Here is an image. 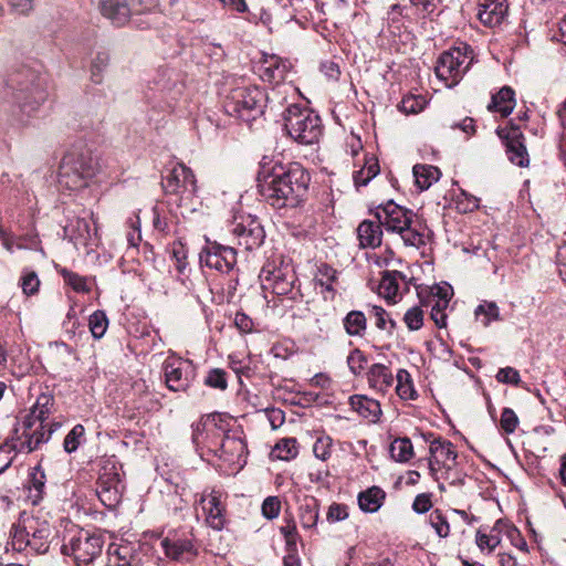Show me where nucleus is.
<instances>
[{
    "instance_id": "nucleus-37",
    "label": "nucleus",
    "mask_w": 566,
    "mask_h": 566,
    "mask_svg": "<svg viewBox=\"0 0 566 566\" xmlns=\"http://www.w3.org/2000/svg\"><path fill=\"white\" fill-rule=\"evenodd\" d=\"M403 275L398 271H386L381 277L378 286V293L387 301L395 302V298L399 291V280H402Z\"/></svg>"
},
{
    "instance_id": "nucleus-50",
    "label": "nucleus",
    "mask_w": 566,
    "mask_h": 566,
    "mask_svg": "<svg viewBox=\"0 0 566 566\" xmlns=\"http://www.w3.org/2000/svg\"><path fill=\"white\" fill-rule=\"evenodd\" d=\"M90 331L94 338L99 339L104 336L108 327V319L103 311H95L88 321Z\"/></svg>"
},
{
    "instance_id": "nucleus-12",
    "label": "nucleus",
    "mask_w": 566,
    "mask_h": 566,
    "mask_svg": "<svg viewBox=\"0 0 566 566\" xmlns=\"http://www.w3.org/2000/svg\"><path fill=\"white\" fill-rule=\"evenodd\" d=\"M264 286L272 289L276 295H290L293 301L302 297L300 289H295L294 284L297 281L296 274L292 266L289 264L263 268L260 274Z\"/></svg>"
},
{
    "instance_id": "nucleus-33",
    "label": "nucleus",
    "mask_w": 566,
    "mask_h": 566,
    "mask_svg": "<svg viewBox=\"0 0 566 566\" xmlns=\"http://www.w3.org/2000/svg\"><path fill=\"white\" fill-rule=\"evenodd\" d=\"M54 406V398L49 394H42L36 398L35 403L30 410L25 419L42 424H51L53 421L48 422V418L52 412Z\"/></svg>"
},
{
    "instance_id": "nucleus-11",
    "label": "nucleus",
    "mask_w": 566,
    "mask_h": 566,
    "mask_svg": "<svg viewBox=\"0 0 566 566\" xmlns=\"http://www.w3.org/2000/svg\"><path fill=\"white\" fill-rule=\"evenodd\" d=\"M62 553L72 556L77 566L92 563L102 553L104 538L90 531L78 530L64 538Z\"/></svg>"
},
{
    "instance_id": "nucleus-24",
    "label": "nucleus",
    "mask_w": 566,
    "mask_h": 566,
    "mask_svg": "<svg viewBox=\"0 0 566 566\" xmlns=\"http://www.w3.org/2000/svg\"><path fill=\"white\" fill-rule=\"evenodd\" d=\"M107 566H139L130 544H111L107 549Z\"/></svg>"
},
{
    "instance_id": "nucleus-43",
    "label": "nucleus",
    "mask_w": 566,
    "mask_h": 566,
    "mask_svg": "<svg viewBox=\"0 0 566 566\" xmlns=\"http://www.w3.org/2000/svg\"><path fill=\"white\" fill-rule=\"evenodd\" d=\"M396 392L403 400H413L417 397V391L413 388L410 374L406 369H399L397 373Z\"/></svg>"
},
{
    "instance_id": "nucleus-62",
    "label": "nucleus",
    "mask_w": 566,
    "mask_h": 566,
    "mask_svg": "<svg viewBox=\"0 0 566 566\" xmlns=\"http://www.w3.org/2000/svg\"><path fill=\"white\" fill-rule=\"evenodd\" d=\"M480 200L465 191H461V195L457 199V208L463 213L472 212L479 208Z\"/></svg>"
},
{
    "instance_id": "nucleus-27",
    "label": "nucleus",
    "mask_w": 566,
    "mask_h": 566,
    "mask_svg": "<svg viewBox=\"0 0 566 566\" xmlns=\"http://www.w3.org/2000/svg\"><path fill=\"white\" fill-rule=\"evenodd\" d=\"M507 526V523L499 520L489 532H485V528H479L475 535L478 547L481 551L488 549L489 552L495 549L501 543V533L504 532L506 534Z\"/></svg>"
},
{
    "instance_id": "nucleus-61",
    "label": "nucleus",
    "mask_w": 566,
    "mask_h": 566,
    "mask_svg": "<svg viewBox=\"0 0 566 566\" xmlns=\"http://www.w3.org/2000/svg\"><path fill=\"white\" fill-rule=\"evenodd\" d=\"M205 384L211 388L226 390L228 387L227 373L223 369H212L205 379Z\"/></svg>"
},
{
    "instance_id": "nucleus-64",
    "label": "nucleus",
    "mask_w": 566,
    "mask_h": 566,
    "mask_svg": "<svg viewBox=\"0 0 566 566\" xmlns=\"http://www.w3.org/2000/svg\"><path fill=\"white\" fill-rule=\"evenodd\" d=\"M348 517V509L344 504L333 503L327 511V521L329 523L340 522Z\"/></svg>"
},
{
    "instance_id": "nucleus-36",
    "label": "nucleus",
    "mask_w": 566,
    "mask_h": 566,
    "mask_svg": "<svg viewBox=\"0 0 566 566\" xmlns=\"http://www.w3.org/2000/svg\"><path fill=\"white\" fill-rule=\"evenodd\" d=\"M449 304V289H444L443 297L441 300L431 301V298L422 300L421 305L431 308V318L436 325L441 328L447 325L446 308Z\"/></svg>"
},
{
    "instance_id": "nucleus-46",
    "label": "nucleus",
    "mask_w": 566,
    "mask_h": 566,
    "mask_svg": "<svg viewBox=\"0 0 566 566\" xmlns=\"http://www.w3.org/2000/svg\"><path fill=\"white\" fill-rule=\"evenodd\" d=\"M85 428L83 424H75L66 434L63 441V449L66 453L75 452L78 447L85 441Z\"/></svg>"
},
{
    "instance_id": "nucleus-32",
    "label": "nucleus",
    "mask_w": 566,
    "mask_h": 566,
    "mask_svg": "<svg viewBox=\"0 0 566 566\" xmlns=\"http://www.w3.org/2000/svg\"><path fill=\"white\" fill-rule=\"evenodd\" d=\"M386 493L379 486H371L358 494V505L363 512L375 513L384 504Z\"/></svg>"
},
{
    "instance_id": "nucleus-51",
    "label": "nucleus",
    "mask_w": 566,
    "mask_h": 566,
    "mask_svg": "<svg viewBox=\"0 0 566 566\" xmlns=\"http://www.w3.org/2000/svg\"><path fill=\"white\" fill-rule=\"evenodd\" d=\"M179 82V74L172 69H161L158 71L155 83L163 91L174 90Z\"/></svg>"
},
{
    "instance_id": "nucleus-57",
    "label": "nucleus",
    "mask_w": 566,
    "mask_h": 566,
    "mask_svg": "<svg viewBox=\"0 0 566 566\" xmlns=\"http://www.w3.org/2000/svg\"><path fill=\"white\" fill-rule=\"evenodd\" d=\"M347 365L349 370L355 375L358 376L363 373L367 365V358L364 355L361 350L358 348H355L352 350L347 357Z\"/></svg>"
},
{
    "instance_id": "nucleus-21",
    "label": "nucleus",
    "mask_w": 566,
    "mask_h": 566,
    "mask_svg": "<svg viewBox=\"0 0 566 566\" xmlns=\"http://www.w3.org/2000/svg\"><path fill=\"white\" fill-rule=\"evenodd\" d=\"M506 13V0H479L478 18L486 27L501 24Z\"/></svg>"
},
{
    "instance_id": "nucleus-39",
    "label": "nucleus",
    "mask_w": 566,
    "mask_h": 566,
    "mask_svg": "<svg viewBox=\"0 0 566 566\" xmlns=\"http://www.w3.org/2000/svg\"><path fill=\"white\" fill-rule=\"evenodd\" d=\"M343 324L348 335L363 336L367 327V319L363 312L350 311L343 319Z\"/></svg>"
},
{
    "instance_id": "nucleus-42",
    "label": "nucleus",
    "mask_w": 566,
    "mask_h": 566,
    "mask_svg": "<svg viewBox=\"0 0 566 566\" xmlns=\"http://www.w3.org/2000/svg\"><path fill=\"white\" fill-rule=\"evenodd\" d=\"M298 453V443L295 438L281 439L272 450V454L284 461L294 459Z\"/></svg>"
},
{
    "instance_id": "nucleus-44",
    "label": "nucleus",
    "mask_w": 566,
    "mask_h": 566,
    "mask_svg": "<svg viewBox=\"0 0 566 566\" xmlns=\"http://www.w3.org/2000/svg\"><path fill=\"white\" fill-rule=\"evenodd\" d=\"M379 172V166L377 160L374 157L367 158L365 160L364 167L354 172V182L355 186L361 187L366 186L374 177H376Z\"/></svg>"
},
{
    "instance_id": "nucleus-60",
    "label": "nucleus",
    "mask_w": 566,
    "mask_h": 566,
    "mask_svg": "<svg viewBox=\"0 0 566 566\" xmlns=\"http://www.w3.org/2000/svg\"><path fill=\"white\" fill-rule=\"evenodd\" d=\"M403 322L410 331H418L423 324V311L420 306L409 308L405 316Z\"/></svg>"
},
{
    "instance_id": "nucleus-8",
    "label": "nucleus",
    "mask_w": 566,
    "mask_h": 566,
    "mask_svg": "<svg viewBox=\"0 0 566 566\" xmlns=\"http://www.w3.org/2000/svg\"><path fill=\"white\" fill-rule=\"evenodd\" d=\"M472 50L467 44L451 48L440 54L434 72L447 87L457 85L470 69L473 61Z\"/></svg>"
},
{
    "instance_id": "nucleus-23",
    "label": "nucleus",
    "mask_w": 566,
    "mask_h": 566,
    "mask_svg": "<svg viewBox=\"0 0 566 566\" xmlns=\"http://www.w3.org/2000/svg\"><path fill=\"white\" fill-rule=\"evenodd\" d=\"M349 405L360 417L376 423L381 416V408L378 400L364 395H354L349 397Z\"/></svg>"
},
{
    "instance_id": "nucleus-52",
    "label": "nucleus",
    "mask_w": 566,
    "mask_h": 566,
    "mask_svg": "<svg viewBox=\"0 0 566 566\" xmlns=\"http://www.w3.org/2000/svg\"><path fill=\"white\" fill-rule=\"evenodd\" d=\"M61 274L64 279V281L75 291L80 293H87L90 292V285L87 283L86 277L78 275L77 273H74L72 271H69L66 269H63L61 271Z\"/></svg>"
},
{
    "instance_id": "nucleus-22",
    "label": "nucleus",
    "mask_w": 566,
    "mask_h": 566,
    "mask_svg": "<svg viewBox=\"0 0 566 566\" xmlns=\"http://www.w3.org/2000/svg\"><path fill=\"white\" fill-rule=\"evenodd\" d=\"M99 9L102 14L116 27L125 25L133 14L127 0H102Z\"/></svg>"
},
{
    "instance_id": "nucleus-29",
    "label": "nucleus",
    "mask_w": 566,
    "mask_h": 566,
    "mask_svg": "<svg viewBox=\"0 0 566 566\" xmlns=\"http://www.w3.org/2000/svg\"><path fill=\"white\" fill-rule=\"evenodd\" d=\"M505 146L507 158L512 164L520 167L528 166V154L517 132H513L512 135L506 138Z\"/></svg>"
},
{
    "instance_id": "nucleus-53",
    "label": "nucleus",
    "mask_w": 566,
    "mask_h": 566,
    "mask_svg": "<svg viewBox=\"0 0 566 566\" xmlns=\"http://www.w3.org/2000/svg\"><path fill=\"white\" fill-rule=\"evenodd\" d=\"M387 312L381 306H370L369 317L375 319V325L377 328L381 331H390L395 327V322L392 319H387Z\"/></svg>"
},
{
    "instance_id": "nucleus-28",
    "label": "nucleus",
    "mask_w": 566,
    "mask_h": 566,
    "mask_svg": "<svg viewBox=\"0 0 566 566\" xmlns=\"http://www.w3.org/2000/svg\"><path fill=\"white\" fill-rule=\"evenodd\" d=\"M405 7L399 4H392L387 12V27L386 31L390 36L408 39L409 33L407 31L406 15L403 14Z\"/></svg>"
},
{
    "instance_id": "nucleus-41",
    "label": "nucleus",
    "mask_w": 566,
    "mask_h": 566,
    "mask_svg": "<svg viewBox=\"0 0 566 566\" xmlns=\"http://www.w3.org/2000/svg\"><path fill=\"white\" fill-rule=\"evenodd\" d=\"M390 455L397 462H408L413 457V447L409 438H397L390 444Z\"/></svg>"
},
{
    "instance_id": "nucleus-1",
    "label": "nucleus",
    "mask_w": 566,
    "mask_h": 566,
    "mask_svg": "<svg viewBox=\"0 0 566 566\" xmlns=\"http://www.w3.org/2000/svg\"><path fill=\"white\" fill-rule=\"evenodd\" d=\"M310 176L297 163L274 166L263 172L259 190L263 199L273 208H295L307 193Z\"/></svg>"
},
{
    "instance_id": "nucleus-55",
    "label": "nucleus",
    "mask_w": 566,
    "mask_h": 566,
    "mask_svg": "<svg viewBox=\"0 0 566 566\" xmlns=\"http://www.w3.org/2000/svg\"><path fill=\"white\" fill-rule=\"evenodd\" d=\"M218 109H219V113H221L223 116H226L228 118V120H224L222 126H227L228 124L231 123L232 119L234 122L240 120V119L249 122L251 111H255V108H248V107L232 108V112H229L227 108H218ZM256 111H258L259 115L263 114V111L261 108H256Z\"/></svg>"
},
{
    "instance_id": "nucleus-19",
    "label": "nucleus",
    "mask_w": 566,
    "mask_h": 566,
    "mask_svg": "<svg viewBox=\"0 0 566 566\" xmlns=\"http://www.w3.org/2000/svg\"><path fill=\"white\" fill-rule=\"evenodd\" d=\"M243 431L237 421L230 426V431L221 440L217 457L229 464L240 463L247 451V444L242 438Z\"/></svg>"
},
{
    "instance_id": "nucleus-54",
    "label": "nucleus",
    "mask_w": 566,
    "mask_h": 566,
    "mask_svg": "<svg viewBox=\"0 0 566 566\" xmlns=\"http://www.w3.org/2000/svg\"><path fill=\"white\" fill-rule=\"evenodd\" d=\"M332 447L333 439L329 436H321L313 446L314 455L322 461H326L331 458Z\"/></svg>"
},
{
    "instance_id": "nucleus-5",
    "label": "nucleus",
    "mask_w": 566,
    "mask_h": 566,
    "mask_svg": "<svg viewBox=\"0 0 566 566\" xmlns=\"http://www.w3.org/2000/svg\"><path fill=\"white\" fill-rule=\"evenodd\" d=\"M43 84L44 78L29 66L12 70L6 80L7 87L20 106L45 103L46 93Z\"/></svg>"
},
{
    "instance_id": "nucleus-18",
    "label": "nucleus",
    "mask_w": 566,
    "mask_h": 566,
    "mask_svg": "<svg viewBox=\"0 0 566 566\" xmlns=\"http://www.w3.org/2000/svg\"><path fill=\"white\" fill-rule=\"evenodd\" d=\"M226 494L221 490L212 489L202 493L200 504L206 516L207 524L213 530L220 531L226 523Z\"/></svg>"
},
{
    "instance_id": "nucleus-6",
    "label": "nucleus",
    "mask_w": 566,
    "mask_h": 566,
    "mask_svg": "<svg viewBox=\"0 0 566 566\" xmlns=\"http://www.w3.org/2000/svg\"><path fill=\"white\" fill-rule=\"evenodd\" d=\"M96 172L97 165L92 156L70 151L61 160L57 182L62 189L80 190L88 185Z\"/></svg>"
},
{
    "instance_id": "nucleus-20",
    "label": "nucleus",
    "mask_w": 566,
    "mask_h": 566,
    "mask_svg": "<svg viewBox=\"0 0 566 566\" xmlns=\"http://www.w3.org/2000/svg\"><path fill=\"white\" fill-rule=\"evenodd\" d=\"M291 69L289 60L276 54L263 53L258 65V74L263 82L279 84L285 80Z\"/></svg>"
},
{
    "instance_id": "nucleus-56",
    "label": "nucleus",
    "mask_w": 566,
    "mask_h": 566,
    "mask_svg": "<svg viewBox=\"0 0 566 566\" xmlns=\"http://www.w3.org/2000/svg\"><path fill=\"white\" fill-rule=\"evenodd\" d=\"M520 423L518 417L511 408H504L500 418V428L506 433H513Z\"/></svg>"
},
{
    "instance_id": "nucleus-47",
    "label": "nucleus",
    "mask_w": 566,
    "mask_h": 566,
    "mask_svg": "<svg viewBox=\"0 0 566 566\" xmlns=\"http://www.w3.org/2000/svg\"><path fill=\"white\" fill-rule=\"evenodd\" d=\"M274 103L273 98L264 90L254 86L247 90V95L241 106H266Z\"/></svg>"
},
{
    "instance_id": "nucleus-4",
    "label": "nucleus",
    "mask_w": 566,
    "mask_h": 566,
    "mask_svg": "<svg viewBox=\"0 0 566 566\" xmlns=\"http://www.w3.org/2000/svg\"><path fill=\"white\" fill-rule=\"evenodd\" d=\"M233 424L234 419L226 413H211L192 424V442L197 451L201 455L211 453L217 457L222 438Z\"/></svg>"
},
{
    "instance_id": "nucleus-2",
    "label": "nucleus",
    "mask_w": 566,
    "mask_h": 566,
    "mask_svg": "<svg viewBox=\"0 0 566 566\" xmlns=\"http://www.w3.org/2000/svg\"><path fill=\"white\" fill-rule=\"evenodd\" d=\"M375 217L386 231L398 233L406 245L420 248L426 244L427 229L412 210L389 200L376 208Z\"/></svg>"
},
{
    "instance_id": "nucleus-3",
    "label": "nucleus",
    "mask_w": 566,
    "mask_h": 566,
    "mask_svg": "<svg viewBox=\"0 0 566 566\" xmlns=\"http://www.w3.org/2000/svg\"><path fill=\"white\" fill-rule=\"evenodd\" d=\"M53 530L42 515L23 513L10 532V545L15 552L45 554L51 544Z\"/></svg>"
},
{
    "instance_id": "nucleus-14",
    "label": "nucleus",
    "mask_w": 566,
    "mask_h": 566,
    "mask_svg": "<svg viewBox=\"0 0 566 566\" xmlns=\"http://www.w3.org/2000/svg\"><path fill=\"white\" fill-rule=\"evenodd\" d=\"M230 232L237 239L238 244L249 251L260 247L265 238L260 221L251 214L234 217Z\"/></svg>"
},
{
    "instance_id": "nucleus-17",
    "label": "nucleus",
    "mask_w": 566,
    "mask_h": 566,
    "mask_svg": "<svg viewBox=\"0 0 566 566\" xmlns=\"http://www.w3.org/2000/svg\"><path fill=\"white\" fill-rule=\"evenodd\" d=\"M164 375L167 387L172 391H186L193 378L192 367L181 358L168 357L164 361Z\"/></svg>"
},
{
    "instance_id": "nucleus-7",
    "label": "nucleus",
    "mask_w": 566,
    "mask_h": 566,
    "mask_svg": "<svg viewBox=\"0 0 566 566\" xmlns=\"http://www.w3.org/2000/svg\"><path fill=\"white\" fill-rule=\"evenodd\" d=\"M60 427V422L42 424L24 419L19 427L14 428L12 436L6 442V447L18 453H31L46 443Z\"/></svg>"
},
{
    "instance_id": "nucleus-49",
    "label": "nucleus",
    "mask_w": 566,
    "mask_h": 566,
    "mask_svg": "<svg viewBox=\"0 0 566 566\" xmlns=\"http://www.w3.org/2000/svg\"><path fill=\"white\" fill-rule=\"evenodd\" d=\"M109 63V55L106 52H97L91 63V80L99 84L103 80L104 72Z\"/></svg>"
},
{
    "instance_id": "nucleus-34",
    "label": "nucleus",
    "mask_w": 566,
    "mask_h": 566,
    "mask_svg": "<svg viewBox=\"0 0 566 566\" xmlns=\"http://www.w3.org/2000/svg\"><path fill=\"white\" fill-rule=\"evenodd\" d=\"M319 505L315 497L305 496L298 505V518L304 528H313L318 522Z\"/></svg>"
},
{
    "instance_id": "nucleus-26",
    "label": "nucleus",
    "mask_w": 566,
    "mask_h": 566,
    "mask_svg": "<svg viewBox=\"0 0 566 566\" xmlns=\"http://www.w3.org/2000/svg\"><path fill=\"white\" fill-rule=\"evenodd\" d=\"M377 221L364 220L357 228V237L361 248H378L381 244L382 230Z\"/></svg>"
},
{
    "instance_id": "nucleus-35",
    "label": "nucleus",
    "mask_w": 566,
    "mask_h": 566,
    "mask_svg": "<svg viewBox=\"0 0 566 566\" xmlns=\"http://www.w3.org/2000/svg\"><path fill=\"white\" fill-rule=\"evenodd\" d=\"M412 171L416 186L420 190L429 189L441 177L440 169L431 165H415Z\"/></svg>"
},
{
    "instance_id": "nucleus-58",
    "label": "nucleus",
    "mask_w": 566,
    "mask_h": 566,
    "mask_svg": "<svg viewBox=\"0 0 566 566\" xmlns=\"http://www.w3.org/2000/svg\"><path fill=\"white\" fill-rule=\"evenodd\" d=\"M503 104L516 105L515 92L511 86H503L495 94H492L491 103L488 106H502Z\"/></svg>"
},
{
    "instance_id": "nucleus-38",
    "label": "nucleus",
    "mask_w": 566,
    "mask_h": 566,
    "mask_svg": "<svg viewBox=\"0 0 566 566\" xmlns=\"http://www.w3.org/2000/svg\"><path fill=\"white\" fill-rule=\"evenodd\" d=\"M28 500L36 505L43 499L45 490V473L40 467H35L30 475Z\"/></svg>"
},
{
    "instance_id": "nucleus-9",
    "label": "nucleus",
    "mask_w": 566,
    "mask_h": 566,
    "mask_svg": "<svg viewBox=\"0 0 566 566\" xmlns=\"http://www.w3.org/2000/svg\"><path fill=\"white\" fill-rule=\"evenodd\" d=\"M96 493L106 507H115L125 489L123 481V467L115 455L102 459Z\"/></svg>"
},
{
    "instance_id": "nucleus-16",
    "label": "nucleus",
    "mask_w": 566,
    "mask_h": 566,
    "mask_svg": "<svg viewBox=\"0 0 566 566\" xmlns=\"http://www.w3.org/2000/svg\"><path fill=\"white\" fill-rule=\"evenodd\" d=\"M166 193L180 195L181 199H191L197 190L196 178L190 168L177 164L163 180Z\"/></svg>"
},
{
    "instance_id": "nucleus-45",
    "label": "nucleus",
    "mask_w": 566,
    "mask_h": 566,
    "mask_svg": "<svg viewBox=\"0 0 566 566\" xmlns=\"http://www.w3.org/2000/svg\"><path fill=\"white\" fill-rule=\"evenodd\" d=\"M474 314L483 326H489L492 322L501 319L500 310L495 302H482L476 306Z\"/></svg>"
},
{
    "instance_id": "nucleus-10",
    "label": "nucleus",
    "mask_w": 566,
    "mask_h": 566,
    "mask_svg": "<svg viewBox=\"0 0 566 566\" xmlns=\"http://www.w3.org/2000/svg\"><path fill=\"white\" fill-rule=\"evenodd\" d=\"M285 127L289 135L303 145L317 143L323 132L321 117L314 108H287Z\"/></svg>"
},
{
    "instance_id": "nucleus-13",
    "label": "nucleus",
    "mask_w": 566,
    "mask_h": 566,
    "mask_svg": "<svg viewBox=\"0 0 566 566\" xmlns=\"http://www.w3.org/2000/svg\"><path fill=\"white\" fill-rule=\"evenodd\" d=\"M432 440L426 438L429 441V458H428V468L430 471V475L434 480H439L438 472L441 469H444V479L449 480L451 478L452 467L455 464V460L458 458V453L454 450L453 444L446 439L440 437L433 438V434H429Z\"/></svg>"
},
{
    "instance_id": "nucleus-40",
    "label": "nucleus",
    "mask_w": 566,
    "mask_h": 566,
    "mask_svg": "<svg viewBox=\"0 0 566 566\" xmlns=\"http://www.w3.org/2000/svg\"><path fill=\"white\" fill-rule=\"evenodd\" d=\"M336 270L328 264H321L318 266L314 282L315 285L321 287V293L324 294L325 298L327 297L326 293H334L333 284L336 280Z\"/></svg>"
},
{
    "instance_id": "nucleus-25",
    "label": "nucleus",
    "mask_w": 566,
    "mask_h": 566,
    "mask_svg": "<svg viewBox=\"0 0 566 566\" xmlns=\"http://www.w3.org/2000/svg\"><path fill=\"white\" fill-rule=\"evenodd\" d=\"M367 381L370 388L385 394L394 385V375L388 366L373 364L367 371Z\"/></svg>"
},
{
    "instance_id": "nucleus-48",
    "label": "nucleus",
    "mask_w": 566,
    "mask_h": 566,
    "mask_svg": "<svg viewBox=\"0 0 566 566\" xmlns=\"http://www.w3.org/2000/svg\"><path fill=\"white\" fill-rule=\"evenodd\" d=\"M428 522L439 537L446 538L449 536L450 525L441 510L437 509L430 512Z\"/></svg>"
},
{
    "instance_id": "nucleus-15",
    "label": "nucleus",
    "mask_w": 566,
    "mask_h": 566,
    "mask_svg": "<svg viewBox=\"0 0 566 566\" xmlns=\"http://www.w3.org/2000/svg\"><path fill=\"white\" fill-rule=\"evenodd\" d=\"M200 263L222 273H228L237 264V251L218 242H207L200 252Z\"/></svg>"
},
{
    "instance_id": "nucleus-30",
    "label": "nucleus",
    "mask_w": 566,
    "mask_h": 566,
    "mask_svg": "<svg viewBox=\"0 0 566 566\" xmlns=\"http://www.w3.org/2000/svg\"><path fill=\"white\" fill-rule=\"evenodd\" d=\"M161 546L166 555L176 560H189L196 554L192 543L188 539L170 541L165 538Z\"/></svg>"
},
{
    "instance_id": "nucleus-31",
    "label": "nucleus",
    "mask_w": 566,
    "mask_h": 566,
    "mask_svg": "<svg viewBox=\"0 0 566 566\" xmlns=\"http://www.w3.org/2000/svg\"><path fill=\"white\" fill-rule=\"evenodd\" d=\"M64 232L75 243L87 244L92 238V229L85 217L70 220L64 227Z\"/></svg>"
},
{
    "instance_id": "nucleus-63",
    "label": "nucleus",
    "mask_w": 566,
    "mask_h": 566,
    "mask_svg": "<svg viewBox=\"0 0 566 566\" xmlns=\"http://www.w3.org/2000/svg\"><path fill=\"white\" fill-rule=\"evenodd\" d=\"M262 515L268 520L279 516L281 511V502L277 496H268L262 503Z\"/></svg>"
},
{
    "instance_id": "nucleus-59",
    "label": "nucleus",
    "mask_w": 566,
    "mask_h": 566,
    "mask_svg": "<svg viewBox=\"0 0 566 566\" xmlns=\"http://www.w3.org/2000/svg\"><path fill=\"white\" fill-rule=\"evenodd\" d=\"M0 240L2 242L3 248L10 252L13 253L14 248L17 249H27V245L24 244L25 238L19 237L15 238L12 233L6 231L0 226Z\"/></svg>"
}]
</instances>
